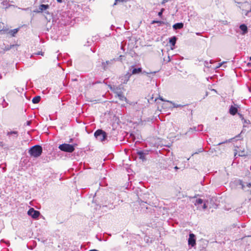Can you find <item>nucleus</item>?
<instances>
[{
    "label": "nucleus",
    "mask_w": 251,
    "mask_h": 251,
    "mask_svg": "<svg viewBox=\"0 0 251 251\" xmlns=\"http://www.w3.org/2000/svg\"><path fill=\"white\" fill-rule=\"evenodd\" d=\"M157 24L158 26H160L162 25H170V24L167 22H165L164 21H156V20H153L151 22V24Z\"/></svg>",
    "instance_id": "dca6fc26"
},
{
    "label": "nucleus",
    "mask_w": 251,
    "mask_h": 251,
    "mask_svg": "<svg viewBox=\"0 0 251 251\" xmlns=\"http://www.w3.org/2000/svg\"><path fill=\"white\" fill-rule=\"evenodd\" d=\"M110 90L113 92L114 93L116 94V95L122 92V90L123 89V87L121 84L116 86V85H113V86H110Z\"/></svg>",
    "instance_id": "0eeeda50"
},
{
    "label": "nucleus",
    "mask_w": 251,
    "mask_h": 251,
    "mask_svg": "<svg viewBox=\"0 0 251 251\" xmlns=\"http://www.w3.org/2000/svg\"><path fill=\"white\" fill-rule=\"evenodd\" d=\"M114 27V26L113 25H111L110 28L113 30V28Z\"/></svg>",
    "instance_id": "3c124183"
},
{
    "label": "nucleus",
    "mask_w": 251,
    "mask_h": 251,
    "mask_svg": "<svg viewBox=\"0 0 251 251\" xmlns=\"http://www.w3.org/2000/svg\"><path fill=\"white\" fill-rule=\"evenodd\" d=\"M237 108L231 105L230 107L229 112L232 115H235L237 113Z\"/></svg>",
    "instance_id": "f3484780"
},
{
    "label": "nucleus",
    "mask_w": 251,
    "mask_h": 251,
    "mask_svg": "<svg viewBox=\"0 0 251 251\" xmlns=\"http://www.w3.org/2000/svg\"><path fill=\"white\" fill-rule=\"evenodd\" d=\"M168 1V0H163L161 3V4L162 5H164Z\"/></svg>",
    "instance_id": "f704fd0d"
},
{
    "label": "nucleus",
    "mask_w": 251,
    "mask_h": 251,
    "mask_svg": "<svg viewBox=\"0 0 251 251\" xmlns=\"http://www.w3.org/2000/svg\"><path fill=\"white\" fill-rule=\"evenodd\" d=\"M165 11V9L164 8H162L160 11L158 13V16L160 17V18H162V16H163V12Z\"/></svg>",
    "instance_id": "c85d7f7f"
},
{
    "label": "nucleus",
    "mask_w": 251,
    "mask_h": 251,
    "mask_svg": "<svg viewBox=\"0 0 251 251\" xmlns=\"http://www.w3.org/2000/svg\"><path fill=\"white\" fill-rule=\"evenodd\" d=\"M0 242H5L8 246H10V243H9V242L8 241H5L3 239H2L0 241Z\"/></svg>",
    "instance_id": "72a5a7b5"
},
{
    "label": "nucleus",
    "mask_w": 251,
    "mask_h": 251,
    "mask_svg": "<svg viewBox=\"0 0 251 251\" xmlns=\"http://www.w3.org/2000/svg\"><path fill=\"white\" fill-rule=\"evenodd\" d=\"M160 100H161L162 101H165L162 98H160Z\"/></svg>",
    "instance_id": "5fc2aeb1"
},
{
    "label": "nucleus",
    "mask_w": 251,
    "mask_h": 251,
    "mask_svg": "<svg viewBox=\"0 0 251 251\" xmlns=\"http://www.w3.org/2000/svg\"><path fill=\"white\" fill-rule=\"evenodd\" d=\"M131 76V74L129 72H127L126 74L121 75L119 78L121 84L122 85L123 84H126Z\"/></svg>",
    "instance_id": "39448f33"
},
{
    "label": "nucleus",
    "mask_w": 251,
    "mask_h": 251,
    "mask_svg": "<svg viewBox=\"0 0 251 251\" xmlns=\"http://www.w3.org/2000/svg\"><path fill=\"white\" fill-rule=\"evenodd\" d=\"M119 58H113L110 60L106 61L105 62L102 61L101 62V67L104 71H107L108 70L113 64L114 63L118 61Z\"/></svg>",
    "instance_id": "20e7f679"
},
{
    "label": "nucleus",
    "mask_w": 251,
    "mask_h": 251,
    "mask_svg": "<svg viewBox=\"0 0 251 251\" xmlns=\"http://www.w3.org/2000/svg\"><path fill=\"white\" fill-rule=\"evenodd\" d=\"M238 115H239L240 118H241V120L242 121V122L244 124V125H243L244 127H247V126L245 125V124H249L251 123L250 120L245 119L244 118L243 115L242 114H241L240 113H238Z\"/></svg>",
    "instance_id": "ddd939ff"
},
{
    "label": "nucleus",
    "mask_w": 251,
    "mask_h": 251,
    "mask_svg": "<svg viewBox=\"0 0 251 251\" xmlns=\"http://www.w3.org/2000/svg\"><path fill=\"white\" fill-rule=\"evenodd\" d=\"M30 122L29 121H28V122H27V124L28 125H30Z\"/></svg>",
    "instance_id": "6e6d98bb"
},
{
    "label": "nucleus",
    "mask_w": 251,
    "mask_h": 251,
    "mask_svg": "<svg viewBox=\"0 0 251 251\" xmlns=\"http://www.w3.org/2000/svg\"><path fill=\"white\" fill-rule=\"evenodd\" d=\"M156 73V72H151V73H150L149 74H155Z\"/></svg>",
    "instance_id": "864d4df0"
},
{
    "label": "nucleus",
    "mask_w": 251,
    "mask_h": 251,
    "mask_svg": "<svg viewBox=\"0 0 251 251\" xmlns=\"http://www.w3.org/2000/svg\"><path fill=\"white\" fill-rule=\"evenodd\" d=\"M174 169H175L176 170H178V169H179V168H178V167H177V166H175V167H174Z\"/></svg>",
    "instance_id": "8fccbe9b"
},
{
    "label": "nucleus",
    "mask_w": 251,
    "mask_h": 251,
    "mask_svg": "<svg viewBox=\"0 0 251 251\" xmlns=\"http://www.w3.org/2000/svg\"><path fill=\"white\" fill-rule=\"evenodd\" d=\"M72 139H71V141H70V142H72Z\"/></svg>",
    "instance_id": "bf43d9fd"
},
{
    "label": "nucleus",
    "mask_w": 251,
    "mask_h": 251,
    "mask_svg": "<svg viewBox=\"0 0 251 251\" xmlns=\"http://www.w3.org/2000/svg\"><path fill=\"white\" fill-rule=\"evenodd\" d=\"M236 185H241L242 189H244L245 185H244L243 182L242 180H236Z\"/></svg>",
    "instance_id": "cd10ccee"
},
{
    "label": "nucleus",
    "mask_w": 251,
    "mask_h": 251,
    "mask_svg": "<svg viewBox=\"0 0 251 251\" xmlns=\"http://www.w3.org/2000/svg\"><path fill=\"white\" fill-rule=\"evenodd\" d=\"M168 102H170L171 103L173 104V107H176V108H177V107H182L184 106H185V105H181V104H176L175 103H174L172 101H169L168 100L167 101Z\"/></svg>",
    "instance_id": "bb28decb"
},
{
    "label": "nucleus",
    "mask_w": 251,
    "mask_h": 251,
    "mask_svg": "<svg viewBox=\"0 0 251 251\" xmlns=\"http://www.w3.org/2000/svg\"><path fill=\"white\" fill-rule=\"evenodd\" d=\"M177 38L176 36H173L170 38L169 42L172 46H175Z\"/></svg>",
    "instance_id": "4be33fe9"
},
{
    "label": "nucleus",
    "mask_w": 251,
    "mask_h": 251,
    "mask_svg": "<svg viewBox=\"0 0 251 251\" xmlns=\"http://www.w3.org/2000/svg\"><path fill=\"white\" fill-rule=\"evenodd\" d=\"M184 24L182 23H177L173 25L174 30L180 29L183 27Z\"/></svg>",
    "instance_id": "4468645a"
},
{
    "label": "nucleus",
    "mask_w": 251,
    "mask_h": 251,
    "mask_svg": "<svg viewBox=\"0 0 251 251\" xmlns=\"http://www.w3.org/2000/svg\"><path fill=\"white\" fill-rule=\"evenodd\" d=\"M171 60V59L170 58V56H168V62H170Z\"/></svg>",
    "instance_id": "de8ad7c7"
},
{
    "label": "nucleus",
    "mask_w": 251,
    "mask_h": 251,
    "mask_svg": "<svg viewBox=\"0 0 251 251\" xmlns=\"http://www.w3.org/2000/svg\"><path fill=\"white\" fill-rule=\"evenodd\" d=\"M227 22L226 21H223V23H224V24H225V25H226V24H227Z\"/></svg>",
    "instance_id": "603ef678"
},
{
    "label": "nucleus",
    "mask_w": 251,
    "mask_h": 251,
    "mask_svg": "<svg viewBox=\"0 0 251 251\" xmlns=\"http://www.w3.org/2000/svg\"><path fill=\"white\" fill-rule=\"evenodd\" d=\"M8 3V2L7 1V0H5V1H3L2 2V4L4 5H6Z\"/></svg>",
    "instance_id": "79ce46f5"
},
{
    "label": "nucleus",
    "mask_w": 251,
    "mask_h": 251,
    "mask_svg": "<svg viewBox=\"0 0 251 251\" xmlns=\"http://www.w3.org/2000/svg\"><path fill=\"white\" fill-rule=\"evenodd\" d=\"M202 208H203V209H205L207 208V205L205 203H203V204L202 205Z\"/></svg>",
    "instance_id": "58836bf2"
},
{
    "label": "nucleus",
    "mask_w": 251,
    "mask_h": 251,
    "mask_svg": "<svg viewBox=\"0 0 251 251\" xmlns=\"http://www.w3.org/2000/svg\"><path fill=\"white\" fill-rule=\"evenodd\" d=\"M124 57L123 55H120L119 57L118 58H119V60L118 61H121L122 60V58Z\"/></svg>",
    "instance_id": "ea45409f"
},
{
    "label": "nucleus",
    "mask_w": 251,
    "mask_h": 251,
    "mask_svg": "<svg viewBox=\"0 0 251 251\" xmlns=\"http://www.w3.org/2000/svg\"><path fill=\"white\" fill-rule=\"evenodd\" d=\"M224 63H225V62H222V63H219V66H218V67H221V66H222V65H223V64H224Z\"/></svg>",
    "instance_id": "37998d69"
},
{
    "label": "nucleus",
    "mask_w": 251,
    "mask_h": 251,
    "mask_svg": "<svg viewBox=\"0 0 251 251\" xmlns=\"http://www.w3.org/2000/svg\"><path fill=\"white\" fill-rule=\"evenodd\" d=\"M16 89L19 93H22L24 91V89L23 88H16Z\"/></svg>",
    "instance_id": "473e14b6"
},
{
    "label": "nucleus",
    "mask_w": 251,
    "mask_h": 251,
    "mask_svg": "<svg viewBox=\"0 0 251 251\" xmlns=\"http://www.w3.org/2000/svg\"><path fill=\"white\" fill-rule=\"evenodd\" d=\"M203 151H204L203 149L202 148H200V149H199L197 151H196L195 153H193L192 155H193L194 154H198V153H199L200 152H202Z\"/></svg>",
    "instance_id": "c756f323"
},
{
    "label": "nucleus",
    "mask_w": 251,
    "mask_h": 251,
    "mask_svg": "<svg viewBox=\"0 0 251 251\" xmlns=\"http://www.w3.org/2000/svg\"><path fill=\"white\" fill-rule=\"evenodd\" d=\"M20 28H15L14 29L8 30V29H4L3 28L1 31H7V33L10 34L11 37H15L16 34L19 31Z\"/></svg>",
    "instance_id": "9d476101"
},
{
    "label": "nucleus",
    "mask_w": 251,
    "mask_h": 251,
    "mask_svg": "<svg viewBox=\"0 0 251 251\" xmlns=\"http://www.w3.org/2000/svg\"><path fill=\"white\" fill-rule=\"evenodd\" d=\"M197 35H200V33H197Z\"/></svg>",
    "instance_id": "13d9d810"
},
{
    "label": "nucleus",
    "mask_w": 251,
    "mask_h": 251,
    "mask_svg": "<svg viewBox=\"0 0 251 251\" xmlns=\"http://www.w3.org/2000/svg\"><path fill=\"white\" fill-rule=\"evenodd\" d=\"M1 105H2V107L3 108H5L8 105V102H7L4 98L3 97L1 98Z\"/></svg>",
    "instance_id": "5701e85b"
},
{
    "label": "nucleus",
    "mask_w": 251,
    "mask_h": 251,
    "mask_svg": "<svg viewBox=\"0 0 251 251\" xmlns=\"http://www.w3.org/2000/svg\"><path fill=\"white\" fill-rule=\"evenodd\" d=\"M137 154L139 156V157L142 161L146 160V153L143 151H137Z\"/></svg>",
    "instance_id": "f8f14e48"
},
{
    "label": "nucleus",
    "mask_w": 251,
    "mask_h": 251,
    "mask_svg": "<svg viewBox=\"0 0 251 251\" xmlns=\"http://www.w3.org/2000/svg\"><path fill=\"white\" fill-rule=\"evenodd\" d=\"M247 186L248 187H251V183H248L247 184Z\"/></svg>",
    "instance_id": "49530a36"
},
{
    "label": "nucleus",
    "mask_w": 251,
    "mask_h": 251,
    "mask_svg": "<svg viewBox=\"0 0 251 251\" xmlns=\"http://www.w3.org/2000/svg\"><path fill=\"white\" fill-rule=\"evenodd\" d=\"M189 246L193 247L196 245V237L193 233H190L188 240Z\"/></svg>",
    "instance_id": "1a4fd4ad"
},
{
    "label": "nucleus",
    "mask_w": 251,
    "mask_h": 251,
    "mask_svg": "<svg viewBox=\"0 0 251 251\" xmlns=\"http://www.w3.org/2000/svg\"><path fill=\"white\" fill-rule=\"evenodd\" d=\"M239 28L240 30L242 31V34H245L248 32V27L246 25L244 24H241L240 25Z\"/></svg>",
    "instance_id": "2eb2a0df"
},
{
    "label": "nucleus",
    "mask_w": 251,
    "mask_h": 251,
    "mask_svg": "<svg viewBox=\"0 0 251 251\" xmlns=\"http://www.w3.org/2000/svg\"><path fill=\"white\" fill-rule=\"evenodd\" d=\"M203 201L202 199H196V201L195 202V205L196 206H198V207H199V205L200 204H201L202 203H203Z\"/></svg>",
    "instance_id": "b1692460"
},
{
    "label": "nucleus",
    "mask_w": 251,
    "mask_h": 251,
    "mask_svg": "<svg viewBox=\"0 0 251 251\" xmlns=\"http://www.w3.org/2000/svg\"><path fill=\"white\" fill-rule=\"evenodd\" d=\"M27 214L29 216L35 219H37L40 215V212L38 210H35L33 208H29L27 212Z\"/></svg>",
    "instance_id": "423d86ee"
},
{
    "label": "nucleus",
    "mask_w": 251,
    "mask_h": 251,
    "mask_svg": "<svg viewBox=\"0 0 251 251\" xmlns=\"http://www.w3.org/2000/svg\"><path fill=\"white\" fill-rule=\"evenodd\" d=\"M89 251H99L96 249H93V250H90Z\"/></svg>",
    "instance_id": "09e8293b"
},
{
    "label": "nucleus",
    "mask_w": 251,
    "mask_h": 251,
    "mask_svg": "<svg viewBox=\"0 0 251 251\" xmlns=\"http://www.w3.org/2000/svg\"><path fill=\"white\" fill-rule=\"evenodd\" d=\"M49 5L48 4H42L40 5V6H39V10L41 12H43V11L46 10V9L49 8Z\"/></svg>",
    "instance_id": "6ab92c4d"
},
{
    "label": "nucleus",
    "mask_w": 251,
    "mask_h": 251,
    "mask_svg": "<svg viewBox=\"0 0 251 251\" xmlns=\"http://www.w3.org/2000/svg\"><path fill=\"white\" fill-rule=\"evenodd\" d=\"M110 35H111V34H110V33H109L108 35H106V36H110Z\"/></svg>",
    "instance_id": "4d7b16f0"
},
{
    "label": "nucleus",
    "mask_w": 251,
    "mask_h": 251,
    "mask_svg": "<svg viewBox=\"0 0 251 251\" xmlns=\"http://www.w3.org/2000/svg\"><path fill=\"white\" fill-rule=\"evenodd\" d=\"M43 152V148L41 146L36 145L31 147L28 150V153L31 157L37 158L39 157Z\"/></svg>",
    "instance_id": "f257e3e1"
},
{
    "label": "nucleus",
    "mask_w": 251,
    "mask_h": 251,
    "mask_svg": "<svg viewBox=\"0 0 251 251\" xmlns=\"http://www.w3.org/2000/svg\"><path fill=\"white\" fill-rule=\"evenodd\" d=\"M217 150L215 148H210L207 151L209 155L214 154L216 153Z\"/></svg>",
    "instance_id": "a878e982"
},
{
    "label": "nucleus",
    "mask_w": 251,
    "mask_h": 251,
    "mask_svg": "<svg viewBox=\"0 0 251 251\" xmlns=\"http://www.w3.org/2000/svg\"><path fill=\"white\" fill-rule=\"evenodd\" d=\"M117 97L119 98V100L122 101H126V98L125 97V96L123 94V92L116 95Z\"/></svg>",
    "instance_id": "aec40b11"
},
{
    "label": "nucleus",
    "mask_w": 251,
    "mask_h": 251,
    "mask_svg": "<svg viewBox=\"0 0 251 251\" xmlns=\"http://www.w3.org/2000/svg\"><path fill=\"white\" fill-rule=\"evenodd\" d=\"M225 143V142H223L219 143L218 144H217V145H216V146H219V145H222V144H224V143Z\"/></svg>",
    "instance_id": "c03bdc74"
},
{
    "label": "nucleus",
    "mask_w": 251,
    "mask_h": 251,
    "mask_svg": "<svg viewBox=\"0 0 251 251\" xmlns=\"http://www.w3.org/2000/svg\"><path fill=\"white\" fill-rule=\"evenodd\" d=\"M19 46L18 44H13L10 45H7L5 47L4 50H9L14 47Z\"/></svg>",
    "instance_id": "393cba45"
},
{
    "label": "nucleus",
    "mask_w": 251,
    "mask_h": 251,
    "mask_svg": "<svg viewBox=\"0 0 251 251\" xmlns=\"http://www.w3.org/2000/svg\"><path fill=\"white\" fill-rule=\"evenodd\" d=\"M56 1H57L58 2H59V3H61V2H64V0H56Z\"/></svg>",
    "instance_id": "a18cd8bd"
},
{
    "label": "nucleus",
    "mask_w": 251,
    "mask_h": 251,
    "mask_svg": "<svg viewBox=\"0 0 251 251\" xmlns=\"http://www.w3.org/2000/svg\"><path fill=\"white\" fill-rule=\"evenodd\" d=\"M77 145L75 144H69L64 143L60 145L58 147V149L62 151L66 152L68 153H72L75 150V147Z\"/></svg>",
    "instance_id": "f03ea898"
},
{
    "label": "nucleus",
    "mask_w": 251,
    "mask_h": 251,
    "mask_svg": "<svg viewBox=\"0 0 251 251\" xmlns=\"http://www.w3.org/2000/svg\"><path fill=\"white\" fill-rule=\"evenodd\" d=\"M4 144L2 141H0V147H4Z\"/></svg>",
    "instance_id": "e433bc0d"
},
{
    "label": "nucleus",
    "mask_w": 251,
    "mask_h": 251,
    "mask_svg": "<svg viewBox=\"0 0 251 251\" xmlns=\"http://www.w3.org/2000/svg\"><path fill=\"white\" fill-rule=\"evenodd\" d=\"M97 204L98 205H100V206H103H103H106V205H104L103 203H97Z\"/></svg>",
    "instance_id": "a19ab883"
},
{
    "label": "nucleus",
    "mask_w": 251,
    "mask_h": 251,
    "mask_svg": "<svg viewBox=\"0 0 251 251\" xmlns=\"http://www.w3.org/2000/svg\"><path fill=\"white\" fill-rule=\"evenodd\" d=\"M34 54L37 55H41L42 56H43L44 54V52L42 51H38L37 52L35 53Z\"/></svg>",
    "instance_id": "2f4dec72"
},
{
    "label": "nucleus",
    "mask_w": 251,
    "mask_h": 251,
    "mask_svg": "<svg viewBox=\"0 0 251 251\" xmlns=\"http://www.w3.org/2000/svg\"><path fill=\"white\" fill-rule=\"evenodd\" d=\"M193 131H201V129L198 128L197 126L190 127L185 134L186 135L187 133L193 132Z\"/></svg>",
    "instance_id": "a211bd4d"
},
{
    "label": "nucleus",
    "mask_w": 251,
    "mask_h": 251,
    "mask_svg": "<svg viewBox=\"0 0 251 251\" xmlns=\"http://www.w3.org/2000/svg\"><path fill=\"white\" fill-rule=\"evenodd\" d=\"M10 140L14 141L18 136V132L17 131H8L6 134Z\"/></svg>",
    "instance_id": "6e6552de"
},
{
    "label": "nucleus",
    "mask_w": 251,
    "mask_h": 251,
    "mask_svg": "<svg viewBox=\"0 0 251 251\" xmlns=\"http://www.w3.org/2000/svg\"><path fill=\"white\" fill-rule=\"evenodd\" d=\"M40 100H41V97L39 96H36L33 98L32 101L33 103L36 104V103H39V101H40Z\"/></svg>",
    "instance_id": "412c9836"
},
{
    "label": "nucleus",
    "mask_w": 251,
    "mask_h": 251,
    "mask_svg": "<svg viewBox=\"0 0 251 251\" xmlns=\"http://www.w3.org/2000/svg\"><path fill=\"white\" fill-rule=\"evenodd\" d=\"M96 139L100 142H104L107 140V133L101 129H97L94 133Z\"/></svg>",
    "instance_id": "7ed1b4c3"
},
{
    "label": "nucleus",
    "mask_w": 251,
    "mask_h": 251,
    "mask_svg": "<svg viewBox=\"0 0 251 251\" xmlns=\"http://www.w3.org/2000/svg\"><path fill=\"white\" fill-rule=\"evenodd\" d=\"M132 70L131 73L130 74L132 75H136L139 74L141 73H142V69L141 67L139 68H134V66L133 65L130 66V70L131 71Z\"/></svg>",
    "instance_id": "9b49d317"
},
{
    "label": "nucleus",
    "mask_w": 251,
    "mask_h": 251,
    "mask_svg": "<svg viewBox=\"0 0 251 251\" xmlns=\"http://www.w3.org/2000/svg\"><path fill=\"white\" fill-rule=\"evenodd\" d=\"M198 128L201 129V131L203 129V126L202 125H200L197 126Z\"/></svg>",
    "instance_id": "c9c22d12"
},
{
    "label": "nucleus",
    "mask_w": 251,
    "mask_h": 251,
    "mask_svg": "<svg viewBox=\"0 0 251 251\" xmlns=\"http://www.w3.org/2000/svg\"><path fill=\"white\" fill-rule=\"evenodd\" d=\"M250 60H251V56L250 57Z\"/></svg>",
    "instance_id": "052dcab7"
},
{
    "label": "nucleus",
    "mask_w": 251,
    "mask_h": 251,
    "mask_svg": "<svg viewBox=\"0 0 251 251\" xmlns=\"http://www.w3.org/2000/svg\"><path fill=\"white\" fill-rule=\"evenodd\" d=\"M91 42L88 41L87 42V44H85V46H91Z\"/></svg>",
    "instance_id": "4c0bfd02"
},
{
    "label": "nucleus",
    "mask_w": 251,
    "mask_h": 251,
    "mask_svg": "<svg viewBox=\"0 0 251 251\" xmlns=\"http://www.w3.org/2000/svg\"><path fill=\"white\" fill-rule=\"evenodd\" d=\"M126 1V0H115V2L114 3V5H116L118 2H124Z\"/></svg>",
    "instance_id": "7c9ffc66"
}]
</instances>
